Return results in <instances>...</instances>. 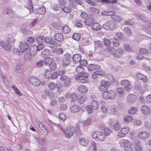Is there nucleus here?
<instances>
[{
	"mask_svg": "<svg viewBox=\"0 0 151 151\" xmlns=\"http://www.w3.org/2000/svg\"><path fill=\"white\" fill-rule=\"evenodd\" d=\"M66 72V70L64 69L59 71L58 74L57 72H54L52 74L51 73V78L52 79L56 78L58 74L60 76V80L64 81V86L66 87H68L70 85L71 80L70 77L65 75Z\"/></svg>",
	"mask_w": 151,
	"mask_h": 151,
	"instance_id": "1",
	"label": "nucleus"
},
{
	"mask_svg": "<svg viewBox=\"0 0 151 151\" xmlns=\"http://www.w3.org/2000/svg\"><path fill=\"white\" fill-rule=\"evenodd\" d=\"M60 127L67 138H69L73 136L76 132L75 128L72 125L68 126L65 129L61 127Z\"/></svg>",
	"mask_w": 151,
	"mask_h": 151,
	"instance_id": "2",
	"label": "nucleus"
},
{
	"mask_svg": "<svg viewBox=\"0 0 151 151\" xmlns=\"http://www.w3.org/2000/svg\"><path fill=\"white\" fill-rule=\"evenodd\" d=\"M15 40L13 38H9L7 39L6 41H1L0 42V45L5 50H9L11 49V46L9 45L11 43H14Z\"/></svg>",
	"mask_w": 151,
	"mask_h": 151,
	"instance_id": "3",
	"label": "nucleus"
},
{
	"mask_svg": "<svg viewBox=\"0 0 151 151\" xmlns=\"http://www.w3.org/2000/svg\"><path fill=\"white\" fill-rule=\"evenodd\" d=\"M92 136L93 139L99 142L103 141L106 138V136L104 133L102 132L99 131L93 132L92 134Z\"/></svg>",
	"mask_w": 151,
	"mask_h": 151,
	"instance_id": "4",
	"label": "nucleus"
},
{
	"mask_svg": "<svg viewBox=\"0 0 151 151\" xmlns=\"http://www.w3.org/2000/svg\"><path fill=\"white\" fill-rule=\"evenodd\" d=\"M99 104L97 101H91L90 105H87L85 106V108L88 112L91 114L93 110H97L99 107Z\"/></svg>",
	"mask_w": 151,
	"mask_h": 151,
	"instance_id": "5",
	"label": "nucleus"
},
{
	"mask_svg": "<svg viewBox=\"0 0 151 151\" xmlns=\"http://www.w3.org/2000/svg\"><path fill=\"white\" fill-rule=\"evenodd\" d=\"M71 57V55L69 53L65 54L61 60V65L63 67H66L70 64Z\"/></svg>",
	"mask_w": 151,
	"mask_h": 151,
	"instance_id": "6",
	"label": "nucleus"
},
{
	"mask_svg": "<svg viewBox=\"0 0 151 151\" xmlns=\"http://www.w3.org/2000/svg\"><path fill=\"white\" fill-rule=\"evenodd\" d=\"M120 85L127 91H130L132 88V85L130 82L127 80L124 79L120 82Z\"/></svg>",
	"mask_w": 151,
	"mask_h": 151,
	"instance_id": "7",
	"label": "nucleus"
},
{
	"mask_svg": "<svg viewBox=\"0 0 151 151\" xmlns=\"http://www.w3.org/2000/svg\"><path fill=\"white\" fill-rule=\"evenodd\" d=\"M111 84V83L109 81H102L99 86V89L102 91L107 90L109 86Z\"/></svg>",
	"mask_w": 151,
	"mask_h": 151,
	"instance_id": "8",
	"label": "nucleus"
},
{
	"mask_svg": "<svg viewBox=\"0 0 151 151\" xmlns=\"http://www.w3.org/2000/svg\"><path fill=\"white\" fill-rule=\"evenodd\" d=\"M106 30H113L115 29L116 25L114 22L110 21L104 23L102 26Z\"/></svg>",
	"mask_w": 151,
	"mask_h": 151,
	"instance_id": "9",
	"label": "nucleus"
},
{
	"mask_svg": "<svg viewBox=\"0 0 151 151\" xmlns=\"http://www.w3.org/2000/svg\"><path fill=\"white\" fill-rule=\"evenodd\" d=\"M129 128L128 127L126 126L122 128L118 133V136L119 138L123 137L129 132Z\"/></svg>",
	"mask_w": 151,
	"mask_h": 151,
	"instance_id": "10",
	"label": "nucleus"
},
{
	"mask_svg": "<svg viewBox=\"0 0 151 151\" xmlns=\"http://www.w3.org/2000/svg\"><path fill=\"white\" fill-rule=\"evenodd\" d=\"M29 81L30 83L34 86H38L40 84V80L35 77H30Z\"/></svg>",
	"mask_w": 151,
	"mask_h": 151,
	"instance_id": "11",
	"label": "nucleus"
},
{
	"mask_svg": "<svg viewBox=\"0 0 151 151\" xmlns=\"http://www.w3.org/2000/svg\"><path fill=\"white\" fill-rule=\"evenodd\" d=\"M137 99V96L133 94H130L127 96V101L129 104H133Z\"/></svg>",
	"mask_w": 151,
	"mask_h": 151,
	"instance_id": "12",
	"label": "nucleus"
},
{
	"mask_svg": "<svg viewBox=\"0 0 151 151\" xmlns=\"http://www.w3.org/2000/svg\"><path fill=\"white\" fill-rule=\"evenodd\" d=\"M150 135L149 133L145 131H141L139 132L137 134L138 137L142 139H145L148 138Z\"/></svg>",
	"mask_w": 151,
	"mask_h": 151,
	"instance_id": "13",
	"label": "nucleus"
},
{
	"mask_svg": "<svg viewBox=\"0 0 151 151\" xmlns=\"http://www.w3.org/2000/svg\"><path fill=\"white\" fill-rule=\"evenodd\" d=\"M141 109L142 112L144 114L149 115L151 114V110L147 106L143 105L141 107Z\"/></svg>",
	"mask_w": 151,
	"mask_h": 151,
	"instance_id": "14",
	"label": "nucleus"
},
{
	"mask_svg": "<svg viewBox=\"0 0 151 151\" xmlns=\"http://www.w3.org/2000/svg\"><path fill=\"white\" fill-rule=\"evenodd\" d=\"M136 76L137 78L141 80L144 82H146L147 81V76L142 74L140 73H137L136 74Z\"/></svg>",
	"mask_w": 151,
	"mask_h": 151,
	"instance_id": "15",
	"label": "nucleus"
},
{
	"mask_svg": "<svg viewBox=\"0 0 151 151\" xmlns=\"http://www.w3.org/2000/svg\"><path fill=\"white\" fill-rule=\"evenodd\" d=\"M88 74L85 73H83V75L81 77L80 79L79 82L82 83H85L87 82L88 81Z\"/></svg>",
	"mask_w": 151,
	"mask_h": 151,
	"instance_id": "16",
	"label": "nucleus"
},
{
	"mask_svg": "<svg viewBox=\"0 0 151 151\" xmlns=\"http://www.w3.org/2000/svg\"><path fill=\"white\" fill-rule=\"evenodd\" d=\"M79 143L81 145L86 146L88 145L89 143V140L84 137H81L78 139Z\"/></svg>",
	"mask_w": 151,
	"mask_h": 151,
	"instance_id": "17",
	"label": "nucleus"
},
{
	"mask_svg": "<svg viewBox=\"0 0 151 151\" xmlns=\"http://www.w3.org/2000/svg\"><path fill=\"white\" fill-rule=\"evenodd\" d=\"M130 142L128 139H122L119 141V143L121 147L125 148Z\"/></svg>",
	"mask_w": 151,
	"mask_h": 151,
	"instance_id": "18",
	"label": "nucleus"
},
{
	"mask_svg": "<svg viewBox=\"0 0 151 151\" xmlns=\"http://www.w3.org/2000/svg\"><path fill=\"white\" fill-rule=\"evenodd\" d=\"M73 62L74 63H77L80 61L81 59V56L80 54H76L73 56Z\"/></svg>",
	"mask_w": 151,
	"mask_h": 151,
	"instance_id": "19",
	"label": "nucleus"
},
{
	"mask_svg": "<svg viewBox=\"0 0 151 151\" xmlns=\"http://www.w3.org/2000/svg\"><path fill=\"white\" fill-rule=\"evenodd\" d=\"M81 109V108L77 105H73L70 108V111L73 113H76L79 112Z\"/></svg>",
	"mask_w": 151,
	"mask_h": 151,
	"instance_id": "20",
	"label": "nucleus"
},
{
	"mask_svg": "<svg viewBox=\"0 0 151 151\" xmlns=\"http://www.w3.org/2000/svg\"><path fill=\"white\" fill-rule=\"evenodd\" d=\"M28 47V45L25 42H21L20 45V48L22 52H25Z\"/></svg>",
	"mask_w": 151,
	"mask_h": 151,
	"instance_id": "21",
	"label": "nucleus"
},
{
	"mask_svg": "<svg viewBox=\"0 0 151 151\" xmlns=\"http://www.w3.org/2000/svg\"><path fill=\"white\" fill-rule=\"evenodd\" d=\"M35 10V13L40 14H44L46 12L45 8L44 6H42L40 7L37 8Z\"/></svg>",
	"mask_w": 151,
	"mask_h": 151,
	"instance_id": "22",
	"label": "nucleus"
},
{
	"mask_svg": "<svg viewBox=\"0 0 151 151\" xmlns=\"http://www.w3.org/2000/svg\"><path fill=\"white\" fill-rule=\"evenodd\" d=\"M51 53L49 50L45 49L41 52V55L42 57H45L50 56L51 55Z\"/></svg>",
	"mask_w": 151,
	"mask_h": 151,
	"instance_id": "23",
	"label": "nucleus"
},
{
	"mask_svg": "<svg viewBox=\"0 0 151 151\" xmlns=\"http://www.w3.org/2000/svg\"><path fill=\"white\" fill-rule=\"evenodd\" d=\"M87 68L89 71H91L100 68V66L95 64H91L88 65Z\"/></svg>",
	"mask_w": 151,
	"mask_h": 151,
	"instance_id": "24",
	"label": "nucleus"
},
{
	"mask_svg": "<svg viewBox=\"0 0 151 151\" xmlns=\"http://www.w3.org/2000/svg\"><path fill=\"white\" fill-rule=\"evenodd\" d=\"M78 89L79 91L82 93H86L88 91V88L83 85H81L79 86Z\"/></svg>",
	"mask_w": 151,
	"mask_h": 151,
	"instance_id": "25",
	"label": "nucleus"
},
{
	"mask_svg": "<svg viewBox=\"0 0 151 151\" xmlns=\"http://www.w3.org/2000/svg\"><path fill=\"white\" fill-rule=\"evenodd\" d=\"M55 39L59 42H61L63 40V37L62 34L56 33L54 35Z\"/></svg>",
	"mask_w": 151,
	"mask_h": 151,
	"instance_id": "26",
	"label": "nucleus"
},
{
	"mask_svg": "<svg viewBox=\"0 0 151 151\" xmlns=\"http://www.w3.org/2000/svg\"><path fill=\"white\" fill-rule=\"evenodd\" d=\"M134 149L135 151H142L143 148L140 142H136L134 145Z\"/></svg>",
	"mask_w": 151,
	"mask_h": 151,
	"instance_id": "27",
	"label": "nucleus"
},
{
	"mask_svg": "<svg viewBox=\"0 0 151 151\" xmlns=\"http://www.w3.org/2000/svg\"><path fill=\"white\" fill-rule=\"evenodd\" d=\"M52 58L47 57L44 59L43 61L45 65L49 66L52 62Z\"/></svg>",
	"mask_w": 151,
	"mask_h": 151,
	"instance_id": "28",
	"label": "nucleus"
},
{
	"mask_svg": "<svg viewBox=\"0 0 151 151\" xmlns=\"http://www.w3.org/2000/svg\"><path fill=\"white\" fill-rule=\"evenodd\" d=\"M37 46L36 45H32L30 47V52L32 56H34L37 53Z\"/></svg>",
	"mask_w": 151,
	"mask_h": 151,
	"instance_id": "29",
	"label": "nucleus"
},
{
	"mask_svg": "<svg viewBox=\"0 0 151 151\" xmlns=\"http://www.w3.org/2000/svg\"><path fill=\"white\" fill-rule=\"evenodd\" d=\"M109 95V99H114L116 95V92L113 90H109L108 91Z\"/></svg>",
	"mask_w": 151,
	"mask_h": 151,
	"instance_id": "30",
	"label": "nucleus"
},
{
	"mask_svg": "<svg viewBox=\"0 0 151 151\" xmlns=\"http://www.w3.org/2000/svg\"><path fill=\"white\" fill-rule=\"evenodd\" d=\"M134 88L136 90H139L140 93L141 94H143L145 91V90H144L142 88L141 86L139 83H136L134 86Z\"/></svg>",
	"mask_w": 151,
	"mask_h": 151,
	"instance_id": "31",
	"label": "nucleus"
},
{
	"mask_svg": "<svg viewBox=\"0 0 151 151\" xmlns=\"http://www.w3.org/2000/svg\"><path fill=\"white\" fill-rule=\"evenodd\" d=\"M27 8L29 10L30 13L33 12V8L32 2V0H28Z\"/></svg>",
	"mask_w": 151,
	"mask_h": 151,
	"instance_id": "32",
	"label": "nucleus"
},
{
	"mask_svg": "<svg viewBox=\"0 0 151 151\" xmlns=\"http://www.w3.org/2000/svg\"><path fill=\"white\" fill-rule=\"evenodd\" d=\"M32 54L29 52H26L24 55V59L25 61L29 62L31 60Z\"/></svg>",
	"mask_w": 151,
	"mask_h": 151,
	"instance_id": "33",
	"label": "nucleus"
},
{
	"mask_svg": "<svg viewBox=\"0 0 151 151\" xmlns=\"http://www.w3.org/2000/svg\"><path fill=\"white\" fill-rule=\"evenodd\" d=\"M87 99L86 96L85 95H83L81 96L78 99V103L81 104H82L85 102Z\"/></svg>",
	"mask_w": 151,
	"mask_h": 151,
	"instance_id": "34",
	"label": "nucleus"
},
{
	"mask_svg": "<svg viewBox=\"0 0 151 151\" xmlns=\"http://www.w3.org/2000/svg\"><path fill=\"white\" fill-rule=\"evenodd\" d=\"M133 119V117L132 116L129 115H127L124 116V121L125 123H128L131 122Z\"/></svg>",
	"mask_w": 151,
	"mask_h": 151,
	"instance_id": "35",
	"label": "nucleus"
},
{
	"mask_svg": "<svg viewBox=\"0 0 151 151\" xmlns=\"http://www.w3.org/2000/svg\"><path fill=\"white\" fill-rule=\"evenodd\" d=\"M112 19L118 22H120L122 20V18L120 16L117 15L115 13L114 15L112 16Z\"/></svg>",
	"mask_w": 151,
	"mask_h": 151,
	"instance_id": "36",
	"label": "nucleus"
},
{
	"mask_svg": "<svg viewBox=\"0 0 151 151\" xmlns=\"http://www.w3.org/2000/svg\"><path fill=\"white\" fill-rule=\"evenodd\" d=\"M111 42L113 43V45L114 47H118L120 45L119 42L117 41V40L115 38L110 39Z\"/></svg>",
	"mask_w": 151,
	"mask_h": 151,
	"instance_id": "37",
	"label": "nucleus"
},
{
	"mask_svg": "<svg viewBox=\"0 0 151 151\" xmlns=\"http://www.w3.org/2000/svg\"><path fill=\"white\" fill-rule=\"evenodd\" d=\"M104 134L105 136H109L111 133V130L107 127H104Z\"/></svg>",
	"mask_w": 151,
	"mask_h": 151,
	"instance_id": "38",
	"label": "nucleus"
},
{
	"mask_svg": "<svg viewBox=\"0 0 151 151\" xmlns=\"http://www.w3.org/2000/svg\"><path fill=\"white\" fill-rule=\"evenodd\" d=\"M62 31L65 34H67L70 31V29L67 25H64L62 28Z\"/></svg>",
	"mask_w": 151,
	"mask_h": 151,
	"instance_id": "39",
	"label": "nucleus"
},
{
	"mask_svg": "<svg viewBox=\"0 0 151 151\" xmlns=\"http://www.w3.org/2000/svg\"><path fill=\"white\" fill-rule=\"evenodd\" d=\"M45 37L42 35L39 36L37 37L36 40L38 43H42L45 41Z\"/></svg>",
	"mask_w": 151,
	"mask_h": 151,
	"instance_id": "40",
	"label": "nucleus"
},
{
	"mask_svg": "<svg viewBox=\"0 0 151 151\" xmlns=\"http://www.w3.org/2000/svg\"><path fill=\"white\" fill-rule=\"evenodd\" d=\"M45 41L47 43L51 45L52 44L54 43L53 40L52 39V38L47 37H45Z\"/></svg>",
	"mask_w": 151,
	"mask_h": 151,
	"instance_id": "41",
	"label": "nucleus"
},
{
	"mask_svg": "<svg viewBox=\"0 0 151 151\" xmlns=\"http://www.w3.org/2000/svg\"><path fill=\"white\" fill-rule=\"evenodd\" d=\"M92 29L94 30H98L100 29L99 24L97 22L94 23L92 26Z\"/></svg>",
	"mask_w": 151,
	"mask_h": 151,
	"instance_id": "42",
	"label": "nucleus"
},
{
	"mask_svg": "<svg viewBox=\"0 0 151 151\" xmlns=\"http://www.w3.org/2000/svg\"><path fill=\"white\" fill-rule=\"evenodd\" d=\"M12 88L15 91V93L20 96H22V93L20 92V91L17 88V87L14 86H12Z\"/></svg>",
	"mask_w": 151,
	"mask_h": 151,
	"instance_id": "43",
	"label": "nucleus"
},
{
	"mask_svg": "<svg viewBox=\"0 0 151 151\" xmlns=\"http://www.w3.org/2000/svg\"><path fill=\"white\" fill-rule=\"evenodd\" d=\"M92 120L89 118H87L86 120L83 122V127H86L90 124Z\"/></svg>",
	"mask_w": 151,
	"mask_h": 151,
	"instance_id": "44",
	"label": "nucleus"
},
{
	"mask_svg": "<svg viewBox=\"0 0 151 151\" xmlns=\"http://www.w3.org/2000/svg\"><path fill=\"white\" fill-rule=\"evenodd\" d=\"M93 22V20L92 19L88 18L85 20V24L87 26H90Z\"/></svg>",
	"mask_w": 151,
	"mask_h": 151,
	"instance_id": "45",
	"label": "nucleus"
},
{
	"mask_svg": "<svg viewBox=\"0 0 151 151\" xmlns=\"http://www.w3.org/2000/svg\"><path fill=\"white\" fill-rule=\"evenodd\" d=\"M116 91L119 95H122L124 93V88L122 87H118L116 88Z\"/></svg>",
	"mask_w": 151,
	"mask_h": 151,
	"instance_id": "46",
	"label": "nucleus"
},
{
	"mask_svg": "<svg viewBox=\"0 0 151 151\" xmlns=\"http://www.w3.org/2000/svg\"><path fill=\"white\" fill-rule=\"evenodd\" d=\"M103 41L104 44L106 46H108L110 45L111 42L110 39L109 40L107 39L104 38L103 39Z\"/></svg>",
	"mask_w": 151,
	"mask_h": 151,
	"instance_id": "47",
	"label": "nucleus"
},
{
	"mask_svg": "<svg viewBox=\"0 0 151 151\" xmlns=\"http://www.w3.org/2000/svg\"><path fill=\"white\" fill-rule=\"evenodd\" d=\"M80 37L81 35L78 33L74 34L72 36V38L76 41L79 40Z\"/></svg>",
	"mask_w": 151,
	"mask_h": 151,
	"instance_id": "48",
	"label": "nucleus"
},
{
	"mask_svg": "<svg viewBox=\"0 0 151 151\" xmlns=\"http://www.w3.org/2000/svg\"><path fill=\"white\" fill-rule=\"evenodd\" d=\"M90 146L92 147L93 151H97V144L94 142H92L91 143Z\"/></svg>",
	"mask_w": 151,
	"mask_h": 151,
	"instance_id": "49",
	"label": "nucleus"
},
{
	"mask_svg": "<svg viewBox=\"0 0 151 151\" xmlns=\"http://www.w3.org/2000/svg\"><path fill=\"white\" fill-rule=\"evenodd\" d=\"M45 77L46 79H49L51 78V72L47 70L45 73Z\"/></svg>",
	"mask_w": 151,
	"mask_h": 151,
	"instance_id": "50",
	"label": "nucleus"
},
{
	"mask_svg": "<svg viewBox=\"0 0 151 151\" xmlns=\"http://www.w3.org/2000/svg\"><path fill=\"white\" fill-rule=\"evenodd\" d=\"M137 108L135 107H133L128 110V113L131 114H133L136 113L137 111Z\"/></svg>",
	"mask_w": 151,
	"mask_h": 151,
	"instance_id": "51",
	"label": "nucleus"
},
{
	"mask_svg": "<svg viewBox=\"0 0 151 151\" xmlns=\"http://www.w3.org/2000/svg\"><path fill=\"white\" fill-rule=\"evenodd\" d=\"M108 91H105L102 94V97L104 99H109V95L108 94Z\"/></svg>",
	"mask_w": 151,
	"mask_h": 151,
	"instance_id": "52",
	"label": "nucleus"
},
{
	"mask_svg": "<svg viewBox=\"0 0 151 151\" xmlns=\"http://www.w3.org/2000/svg\"><path fill=\"white\" fill-rule=\"evenodd\" d=\"M132 144L131 142L128 145L124 148L125 151H133V149L132 147Z\"/></svg>",
	"mask_w": 151,
	"mask_h": 151,
	"instance_id": "53",
	"label": "nucleus"
},
{
	"mask_svg": "<svg viewBox=\"0 0 151 151\" xmlns=\"http://www.w3.org/2000/svg\"><path fill=\"white\" fill-rule=\"evenodd\" d=\"M113 127L115 130L118 131L121 128L120 124L118 122L114 124Z\"/></svg>",
	"mask_w": 151,
	"mask_h": 151,
	"instance_id": "54",
	"label": "nucleus"
},
{
	"mask_svg": "<svg viewBox=\"0 0 151 151\" xmlns=\"http://www.w3.org/2000/svg\"><path fill=\"white\" fill-rule=\"evenodd\" d=\"M48 86L51 90H53L56 87L57 85L54 83L51 82L48 85Z\"/></svg>",
	"mask_w": 151,
	"mask_h": 151,
	"instance_id": "55",
	"label": "nucleus"
},
{
	"mask_svg": "<svg viewBox=\"0 0 151 151\" xmlns=\"http://www.w3.org/2000/svg\"><path fill=\"white\" fill-rule=\"evenodd\" d=\"M83 68L81 66H77L76 68V71L78 73H83Z\"/></svg>",
	"mask_w": 151,
	"mask_h": 151,
	"instance_id": "56",
	"label": "nucleus"
},
{
	"mask_svg": "<svg viewBox=\"0 0 151 151\" xmlns=\"http://www.w3.org/2000/svg\"><path fill=\"white\" fill-rule=\"evenodd\" d=\"M124 48L127 51L130 52L131 51L132 48L127 43H124Z\"/></svg>",
	"mask_w": 151,
	"mask_h": 151,
	"instance_id": "57",
	"label": "nucleus"
},
{
	"mask_svg": "<svg viewBox=\"0 0 151 151\" xmlns=\"http://www.w3.org/2000/svg\"><path fill=\"white\" fill-rule=\"evenodd\" d=\"M71 10V8L68 6H65L63 9V11L66 13H69Z\"/></svg>",
	"mask_w": 151,
	"mask_h": 151,
	"instance_id": "58",
	"label": "nucleus"
},
{
	"mask_svg": "<svg viewBox=\"0 0 151 151\" xmlns=\"http://www.w3.org/2000/svg\"><path fill=\"white\" fill-rule=\"evenodd\" d=\"M59 117L62 121H65L66 119L65 115L63 113H60L59 114Z\"/></svg>",
	"mask_w": 151,
	"mask_h": 151,
	"instance_id": "59",
	"label": "nucleus"
},
{
	"mask_svg": "<svg viewBox=\"0 0 151 151\" xmlns=\"http://www.w3.org/2000/svg\"><path fill=\"white\" fill-rule=\"evenodd\" d=\"M21 31L23 34H27L29 32V30L24 26H22L21 28Z\"/></svg>",
	"mask_w": 151,
	"mask_h": 151,
	"instance_id": "60",
	"label": "nucleus"
},
{
	"mask_svg": "<svg viewBox=\"0 0 151 151\" xmlns=\"http://www.w3.org/2000/svg\"><path fill=\"white\" fill-rule=\"evenodd\" d=\"M70 98L73 101H75L77 100V95L75 93H73L71 94Z\"/></svg>",
	"mask_w": 151,
	"mask_h": 151,
	"instance_id": "61",
	"label": "nucleus"
},
{
	"mask_svg": "<svg viewBox=\"0 0 151 151\" xmlns=\"http://www.w3.org/2000/svg\"><path fill=\"white\" fill-rule=\"evenodd\" d=\"M38 125L40 129L43 131H44V130H46L47 128L46 126H45L42 123L39 122Z\"/></svg>",
	"mask_w": 151,
	"mask_h": 151,
	"instance_id": "62",
	"label": "nucleus"
},
{
	"mask_svg": "<svg viewBox=\"0 0 151 151\" xmlns=\"http://www.w3.org/2000/svg\"><path fill=\"white\" fill-rule=\"evenodd\" d=\"M124 31L128 35H130L131 34V30L128 27H125L124 29Z\"/></svg>",
	"mask_w": 151,
	"mask_h": 151,
	"instance_id": "63",
	"label": "nucleus"
},
{
	"mask_svg": "<svg viewBox=\"0 0 151 151\" xmlns=\"http://www.w3.org/2000/svg\"><path fill=\"white\" fill-rule=\"evenodd\" d=\"M22 65L20 63H18L16 66L15 69L17 72L19 73L18 71L22 68Z\"/></svg>",
	"mask_w": 151,
	"mask_h": 151,
	"instance_id": "64",
	"label": "nucleus"
}]
</instances>
